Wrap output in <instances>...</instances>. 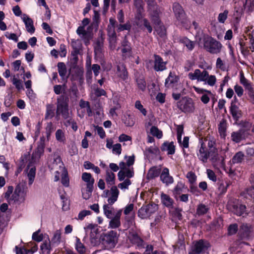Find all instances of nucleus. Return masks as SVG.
Instances as JSON below:
<instances>
[{
  "mask_svg": "<svg viewBox=\"0 0 254 254\" xmlns=\"http://www.w3.org/2000/svg\"><path fill=\"white\" fill-rule=\"evenodd\" d=\"M40 229L34 232L32 234V240L37 242H40L43 239V235L40 233Z\"/></svg>",
  "mask_w": 254,
  "mask_h": 254,
  "instance_id": "55",
  "label": "nucleus"
},
{
  "mask_svg": "<svg viewBox=\"0 0 254 254\" xmlns=\"http://www.w3.org/2000/svg\"><path fill=\"white\" fill-rule=\"evenodd\" d=\"M146 206L150 216L154 214L158 209V205L153 202L149 203L146 205Z\"/></svg>",
  "mask_w": 254,
  "mask_h": 254,
  "instance_id": "49",
  "label": "nucleus"
},
{
  "mask_svg": "<svg viewBox=\"0 0 254 254\" xmlns=\"http://www.w3.org/2000/svg\"><path fill=\"white\" fill-rule=\"evenodd\" d=\"M218 131L221 137L225 138L226 136V127L225 126L221 123L219 125Z\"/></svg>",
  "mask_w": 254,
  "mask_h": 254,
  "instance_id": "63",
  "label": "nucleus"
},
{
  "mask_svg": "<svg viewBox=\"0 0 254 254\" xmlns=\"http://www.w3.org/2000/svg\"><path fill=\"white\" fill-rule=\"evenodd\" d=\"M198 159L203 163H206L209 157L208 148L203 142H201L198 152H197Z\"/></svg>",
  "mask_w": 254,
  "mask_h": 254,
  "instance_id": "15",
  "label": "nucleus"
},
{
  "mask_svg": "<svg viewBox=\"0 0 254 254\" xmlns=\"http://www.w3.org/2000/svg\"><path fill=\"white\" fill-rule=\"evenodd\" d=\"M36 167L32 166L30 168L29 171L27 173V177L28 178V185L29 186L32 185L34 181L36 175Z\"/></svg>",
  "mask_w": 254,
  "mask_h": 254,
  "instance_id": "39",
  "label": "nucleus"
},
{
  "mask_svg": "<svg viewBox=\"0 0 254 254\" xmlns=\"http://www.w3.org/2000/svg\"><path fill=\"white\" fill-rule=\"evenodd\" d=\"M56 139L60 142H64L65 137L64 131L61 129H58L55 133Z\"/></svg>",
  "mask_w": 254,
  "mask_h": 254,
  "instance_id": "47",
  "label": "nucleus"
},
{
  "mask_svg": "<svg viewBox=\"0 0 254 254\" xmlns=\"http://www.w3.org/2000/svg\"><path fill=\"white\" fill-rule=\"evenodd\" d=\"M55 116L54 110L51 105H47L46 106V111L45 116V120L52 119Z\"/></svg>",
  "mask_w": 254,
  "mask_h": 254,
  "instance_id": "44",
  "label": "nucleus"
},
{
  "mask_svg": "<svg viewBox=\"0 0 254 254\" xmlns=\"http://www.w3.org/2000/svg\"><path fill=\"white\" fill-rule=\"evenodd\" d=\"M127 243L134 246L136 249L141 250L145 248L146 243L143 239L138 234V233L133 231H129L127 236Z\"/></svg>",
  "mask_w": 254,
  "mask_h": 254,
  "instance_id": "6",
  "label": "nucleus"
},
{
  "mask_svg": "<svg viewBox=\"0 0 254 254\" xmlns=\"http://www.w3.org/2000/svg\"><path fill=\"white\" fill-rule=\"evenodd\" d=\"M119 234L116 231L111 230L102 233L100 237V241L107 250L115 248L119 240Z\"/></svg>",
  "mask_w": 254,
  "mask_h": 254,
  "instance_id": "2",
  "label": "nucleus"
},
{
  "mask_svg": "<svg viewBox=\"0 0 254 254\" xmlns=\"http://www.w3.org/2000/svg\"><path fill=\"white\" fill-rule=\"evenodd\" d=\"M131 28V25L129 22H127L125 24H120L118 26L117 31L118 32L123 31L124 30L130 31Z\"/></svg>",
  "mask_w": 254,
  "mask_h": 254,
  "instance_id": "62",
  "label": "nucleus"
},
{
  "mask_svg": "<svg viewBox=\"0 0 254 254\" xmlns=\"http://www.w3.org/2000/svg\"><path fill=\"white\" fill-rule=\"evenodd\" d=\"M57 67L59 75L64 79L67 72V69L65 64L63 62H59L57 64Z\"/></svg>",
  "mask_w": 254,
  "mask_h": 254,
  "instance_id": "40",
  "label": "nucleus"
},
{
  "mask_svg": "<svg viewBox=\"0 0 254 254\" xmlns=\"http://www.w3.org/2000/svg\"><path fill=\"white\" fill-rule=\"evenodd\" d=\"M178 41L180 43L184 44L189 51H192L194 48V42L186 36L180 37Z\"/></svg>",
  "mask_w": 254,
  "mask_h": 254,
  "instance_id": "26",
  "label": "nucleus"
},
{
  "mask_svg": "<svg viewBox=\"0 0 254 254\" xmlns=\"http://www.w3.org/2000/svg\"><path fill=\"white\" fill-rule=\"evenodd\" d=\"M160 178L162 183L167 186L172 184L174 182V179L170 175L169 170L166 167L163 168Z\"/></svg>",
  "mask_w": 254,
  "mask_h": 254,
  "instance_id": "21",
  "label": "nucleus"
},
{
  "mask_svg": "<svg viewBox=\"0 0 254 254\" xmlns=\"http://www.w3.org/2000/svg\"><path fill=\"white\" fill-rule=\"evenodd\" d=\"M22 19L25 25L27 31L31 34L34 33L35 31V28L34 26L32 19L26 14H23Z\"/></svg>",
  "mask_w": 254,
  "mask_h": 254,
  "instance_id": "22",
  "label": "nucleus"
},
{
  "mask_svg": "<svg viewBox=\"0 0 254 254\" xmlns=\"http://www.w3.org/2000/svg\"><path fill=\"white\" fill-rule=\"evenodd\" d=\"M228 208L234 214L244 217L248 214L246 205L239 203H231L228 204Z\"/></svg>",
  "mask_w": 254,
  "mask_h": 254,
  "instance_id": "10",
  "label": "nucleus"
},
{
  "mask_svg": "<svg viewBox=\"0 0 254 254\" xmlns=\"http://www.w3.org/2000/svg\"><path fill=\"white\" fill-rule=\"evenodd\" d=\"M161 169L160 168H158L156 166H154L151 167L147 175V178L148 179H153L155 178H157L160 176L161 174Z\"/></svg>",
  "mask_w": 254,
  "mask_h": 254,
  "instance_id": "29",
  "label": "nucleus"
},
{
  "mask_svg": "<svg viewBox=\"0 0 254 254\" xmlns=\"http://www.w3.org/2000/svg\"><path fill=\"white\" fill-rule=\"evenodd\" d=\"M252 127V123L249 122H244L242 124V128H240V130H243L246 131L247 136L249 137V135H250V130L251 128Z\"/></svg>",
  "mask_w": 254,
  "mask_h": 254,
  "instance_id": "52",
  "label": "nucleus"
},
{
  "mask_svg": "<svg viewBox=\"0 0 254 254\" xmlns=\"http://www.w3.org/2000/svg\"><path fill=\"white\" fill-rule=\"evenodd\" d=\"M173 10L176 19V23L177 25L187 28L190 27V22L188 19L187 14L182 6L178 2H174L173 4Z\"/></svg>",
  "mask_w": 254,
  "mask_h": 254,
  "instance_id": "3",
  "label": "nucleus"
},
{
  "mask_svg": "<svg viewBox=\"0 0 254 254\" xmlns=\"http://www.w3.org/2000/svg\"><path fill=\"white\" fill-rule=\"evenodd\" d=\"M229 11L225 10L223 12L220 13L218 16V20L220 23H224L228 17Z\"/></svg>",
  "mask_w": 254,
  "mask_h": 254,
  "instance_id": "59",
  "label": "nucleus"
},
{
  "mask_svg": "<svg viewBox=\"0 0 254 254\" xmlns=\"http://www.w3.org/2000/svg\"><path fill=\"white\" fill-rule=\"evenodd\" d=\"M208 75V72L205 69L201 72L200 69H196L193 73H190L189 76L191 80L197 79L198 81L206 82Z\"/></svg>",
  "mask_w": 254,
  "mask_h": 254,
  "instance_id": "13",
  "label": "nucleus"
},
{
  "mask_svg": "<svg viewBox=\"0 0 254 254\" xmlns=\"http://www.w3.org/2000/svg\"><path fill=\"white\" fill-rule=\"evenodd\" d=\"M240 49L242 54L244 56H248L250 54V51L248 48L245 47V43L240 40L239 41Z\"/></svg>",
  "mask_w": 254,
  "mask_h": 254,
  "instance_id": "60",
  "label": "nucleus"
},
{
  "mask_svg": "<svg viewBox=\"0 0 254 254\" xmlns=\"http://www.w3.org/2000/svg\"><path fill=\"white\" fill-rule=\"evenodd\" d=\"M106 181L108 185H113L115 183V175L114 173L107 170L106 172Z\"/></svg>",
  "mask_w": 254,
  "mask_h": 254,
  "instance_id": "41",
  "label": "nucleus"
},
{
  "mask_svg": "<svg viewBox=\"0 0 254 254\" xmlns=\"http://www.w3.org/2000/svg\"><path fill=\"white\" fill-rule=\"evenodd\" d=\"M69 98L66 95H62L57 98L56 118L61 115L63 119L66 120L69 117Z\"/></svg>",
  "mask_w": 254,
  "mask_h": 254,
  "instance_id": "4",
  "label": "nucleus"
},
{
  "mask_svg": "<svg viewBox=\"0 0 254 254\" xmlns=\"http://www.w3.org/2000/svg\"><path fill=\"white\" fill-rule=\"evenodd\" d=\"M161 15L162 14H158L156 18L151 16L149 18L152 24L156 28V31L158 35L161 38H164L166 36L167 33L166 28L161 20Z\"/></svg>",
  "mask_w": 254,
  "mask_h": 254,
  "instance_id": "8",
  "label": "nucleus"
},
{
  "mask_svg": "<svg viewBox=\"0 0 254 254\" xmlns=\"http://www.w3.org/2000/svg\"><path fill=\"white\" fill-rule=\"evenodd\" d=\"M103 211L105 216L108 219H112L114 216V213L112 210L110 209V207L108 204H104L103 205Z\"/></svg>",
  "mask_w": 254,
  "mask_h": 254,
  "instance_id": "48",
  "label": "nucleus"
},
{
  "mask_svg": "<svg viewBox=\"0 0 254 254\" xmlns=\"http://www.w3.org/2000/svg\"><path fill=\"white\" fill-rule=\"evenodd\" d=\"M53 123L52 122L48 123L45 127V133L48 141H49L51 133L53 132Z\"/></svg>",
  "mask_w": 254,
  "mask_h": 254,
  "instance_id": "51",
  "label": "nucleus"
},
{
  "mask_svg": "<svg viewBox=\"0 0 254 254\" xmlns=\"http://www.w3.org/2000/svg\"><path fill=\"white\" fill-rule=\"evenodd\" d=\"M153 69L156 72L163 71L167 69V62H164L163 58L158 55H153Z\"/></svg>",
  "mask_w": 254,
  "mask_h": 254,
  "instance_id": "12",
  "label": "nucleus"
},
{
  "mask_svg": "<svg viewBox=\"0 0 254 254\" xmlns=\"http://www.w3.org/2000/svg\"><path fill=\"white\" fill-rule=\"evenodd\" d=\"M121 225L120 220L114 217L111 219L109 222V226L112 228H117Z\"/></svg>",
  "mask_w": 254,
  "mask_h": 254,
  "instance_id": "61",
  "label": "nucleus"
},
{
  "mask_svg": "<svg viewBox=\"0 0 254 254\" xmlns=\"http://www.w3.org/2000/svg\"><path fill=\"white\" fill-rule=\"evenodd\" d=\"M177 106L181 112L187 113H192L195 110L194 103L193 100L188 97H182L177 102Z\"/></svg>",
  "mask_w": 254,
  "mask_h": 254,
  "instance_id": "5",
  "label": "nucleus"
},
{
  "mask_svg": "<svg viewBox=\"0 0 254 254\" xmlns=\"http://www.w3.org/2000/svg\"><path fill=\"white\" fill-rule=\"evenodd\" d=\"M245 154L242 151H238L232 157V163L235 164H240L244 160Z\"/></svg>",
  "mask_w": 254,
  "mask_h": 254,
  "instance_id": "34",
  "label": "nucleus"
},
{
  "mask_svg": "<svg viewBox=\"0 0 254 254\" xmlns=\"http://www.w3.org/2000/svg\"><path fill=\"white\" fill-rule=\"evenodd\" d=\"M238 236L241 240L249 241L252 240L254 237L252 226L247 223L242 224L240 227Z\"/></svg>",
  "mask_w": 254,
  "mask_h": 254,
  "instance_id": "7",
  "label": "nucleus"
},
{
  "mask_svg": "<svg viewBox=\"0 0 254 254\" xmlns=\"http://www.w3.org/2000/svg\"><path fill=\"white\" fill-rule=\"evenodd\" d=\"M179 78L176 75L172 74L171 72H170L169 76L165 80V86H168L167 85L174 84L178 82Z\"/></svg>",
  "mask_w": 254,
  "mask_h": 254,
  "instance_id": "42",
  "label": "nucleus"
},
{
  "mask_svg": "<svg viewBox=\"0 0 254 254\" xmlns=\"http://www.w3.org/2000/svg\"><path fill=\"white\" fill-rule=\"evenodd\" d=\"M117 74L119 78L124 81L128 79V72L124 64H120L117 66Z\"/></svg>",
  "mask_w": 254,
  "mask_h": 254,
  "instance_id": "16",
  "label": "nucleus"
},
{
  "mask_svg": "<svg viewBox=\"0 0 254 254\" xmlns=\"http://www.w3.org/2000/svg\"><path fill=\"white\" fill-rule=\"evenodd\" d=\"M230 112L234 120L237 122L242 117V111L239 109V107L236 105L235 102L232 101L230 107Z\"/></svg>",
  "mask_w": 254,
  "mask_h": 254,
  "instance_id": "20",
  "label": "nucleus"
},
{
  "mask_svg": "<svg viewBox=\"0 0 254 254\" xmlns=\"http://www.w3.org/2000/svg\"><path fill=\"white\" fill-rule=\"evenodd\" d=\"M202 43L203 49L210 54H218L221 51L222 44L221 42L208 35L203 36Z\"/></svg>",
  "mask_w": 254,
  "mask_h": 254,
  "instance_id": "1",
  "label": "nucleus"
},
{
  "mask_svg": "<svg viewBox=\"0 0 254 254\" xmlns=\"http://www.w3.org/2000/svg\"><path fill=\"white\" fill-rule=\"evenodd\" d=\"M208 152L209 156L214 158L217 155V149L216 147V143L213 140H209L207 143Z\"/></svg>",
  "mask_w": 254,
  "mask_h": 254,
  "instance_id": "31",
  "label": "nucleus"
},
{
  "mask_svg": "<svg viewBox=\"0 0 254 254\" xmlns=\"http://www.w3.org/2000/svg\"><path fill=\"white\" fill-rule=\"evenodd\" d=\"M209 208L203 203H199L196 208V213L198 216H202L207 213Z\"/></svg>",
  "mask_w": 254,
  "mask_h": 254,
  "instance_id": "35",
  "label": "nucleus"
},
{
  "mask_svg": "<svg viewBox=\"0 0 254 254\" xmlns=\"http://www.w3.org/2000/svg\"><path fill=\"white\" fill-rule=\"evenodd\" d=\"M75 248L77 251L81 254H84L85 252L84 245L81 242L80 239L77 237L76 238Z\"/></svg>",
  "mask_w": 254,
  "mask_h": 254,
  "instance_id": "46",
  "label": "nucleus"
},
{
  "mask_svg": "<svg viewBox=\"0 0 254 254\" xmlns=\"http://www.w3.org/2000/svg\"><path fill=\"white\" fill-rule=\"evenodd\" d=\"M175 126L176 127L177 129V138L178 142L179 144H182V136L184 133V125H176L175 124Z\"/></svg>",
  "mask_w": 254,
  "mask_h": 254,
  "instance_id": "45",
  "label": "nucleus"
},
{
  "mask_svg": "<svg viewBox=\"0 0 254 254\" xmlns=\"http://www.w3.org/2000/svg\"><path fill=\"white\" fill-rule=\"evenodd\" d=\"M15 192L22 196H25L28 191V188L25 184H19L15 188Z\"/></svg>",
  "mask_w": 254,
  "mask_h": 254,
  "instance_id": "38",
  "label": "nucleus"
},
{
  "mask_svg": "<svg viewBox=\"0 0 254 254\" xmlns=\"http://www.w3.org/2000/svg\"><path fill=\"white\" fill-rule=\"evenodd\" d=\"M185 187V184L181 181L178 182L177 185L175 187L173 190V193L174 197L177 199L179 195H180L183 189Z\"/></svg>",
  "mask_w": 254,
  "mask_h": 254,
  "instance_id": "36",
  "label": "nucleus"
},
{
  "mask_svg": "<svg viewBox=\"0 0 254 254\" xmlns=\"http://www.w3.org/2000/svg\"><path fill=\"white\" fill-rule=\"evenodd\" d=\"M136 24L141 29H146L149 33H151L152 32L153 28L151 22L146 18H144L139 22H136Z\"/></svg>",
  "mask_w": 254,
  "mask_h": 254,
  "instance_id": "25",
  "label": "nucleus"
},
{
  "mask_svg": "<svg viewBox=\"0 0 254 254\" xmlns=\"http://www.w3.org/2000/svg\"><path fill=\"white\" fill-rule=\"evenodd\" d=\"M92 30L91 26H89L87 27L86 32L80 36L86 46H88L90 44V41L93 38Z\"/></svg>",
  "mask_w": 254,
  "mask_h": 254,
  "instance_id": "27",
  "label": "nucleus"
},
{
  "mask_svg": "<svg viewBox=\"0 0 254 254\" xmlns=\"http://www.w3.org/2000/svg\"><path fill=\"white\" fill-rule=\"evenodd\" d=\"M231 184V181L228 180L222 181L219 182L218 190L219 194H224L227 192L228 188Z\"/></svg>",
  "mask_w": 254,
  "mask_h": 254,
  "instance_id": "28",
  "label": "nucleus"
},
{
  "mask_svg": "<svg viewBox=\"0 0 254 254\" xmlns=\"http://www.w3.org/2000/svg\"><path fill=\"white\" fill-rule=\"evenodd\" d=\"M150 133L158 138H162L163 136L162 131L160 130L158 128L155 126H152L150 128Z\"/></svg>",
  "mask_w": 254,
  "mask_h": 254,
  "instance_id": "50",
  "label": "nucleus"
},
{
  "mask_svg": "<svg viewBox=\"0 0 254 254\" xmlns=\"http://www.w3.org/2000/svg\"><path fill=\"white\" fill-rule=\"evenodd\" d=\"M231 140L236 143H240L242 140L248 138L246 131L239 129L238 131H233L231 135Z\"/></svg>",
  "mask_w": 254,
  "mask_h": 254,
  "instance_id": "19",
  "label": "nucleus"
},
{
  "mask_svg": "<svg viewBox=\"0 0 254 254\" xmlns=\"http://www.w3.org/2000/svg\"><path fill=\"white\" fill-rule=\"evenodd\" d=\"M182 209L176 207L174 209L172 212V216L174 218L177 219L178 220H181L183 219V216L181 213Z\"/></svg>",
  "mask_w": 254,
  "mask_h": 254,
  "instance_id": "58",
  "label": "nucleus"
},
{
  "mask_svg": "<svg viewBox=\"0 0 254 254\" xmlns=\"http://www.w3.org/2000/svg\"><path fill=\"white\" fill-rule=\"evenodd\" d=\"M160 200L161 203L164 207L169 209H172L174 208L175 201L168 194L162 192L160 195Z\"/></svg>",
  "mask_w": 254,
  "mask_h": 254,
  "instance_id": "18",
  "label": "nucleus"
},
{
  "mask_svg": "<svg viewBox=\"0 0 254 254\" xmlns=\"http://www.w3.org/2000/svg\"><path fill=\"white\" fill-rule=\"evenodd\" d=\"M61 232L60 230H56L54 233L53 237L50 241L51 244L52 246H57L61 242Z\"/></svg>",
  "mask_w": 254,
  "mask_h": 254,
  "instance_id": "33",
  "label": "nucleus"
},
{
  "mask_svg": "<svg viewBox=\"0 0 254 254\" xmlns=\"http://www.w3.org/2000/svg\"><path fill=\"white\" fill-rule=\"evenodd\" d=\"M81 178L84 182L86 183L87 188L90 190H91V188H94L93 185L95 182V180L92 177L90 173L87 172L83 173Z\"/></svg>",
  "mask_w": 254,
  "mask_h": 254,
  "instance_id": "24",
  "label": "nucleus"
},
{
  "mask_svg": "<svg viewBox=\"0 0 254 254\" xmlns=\"http://www.w3.org/2000/svg\"><path fill=\"white\" fill-rule=\"evenodd\" d=\"M238 231V225L236 223L230 224L228 228L229 235H233L237 233Z\"/></svg>",
  "mask_w": 254,
  "mask_h": 254,
  "instance_id": "57",
  "label": "nucleus"
},
{
  "mask_svg": "<svg viewBox=\"0 0 254 254\" xmlns=\"http://www.w3.org/2000/svg\"><path fill=\"white\" fill-rule=\"evenodd\" d=\"M144 153L145 155H147V153L157 155L160 153V150L157 147L150 146L146 148Z\"/></svg>",
  "mask_w": 254,
  "mask_h": 254,
  "instance_id": "56",
  "label": "nucleus"
},
{
  "mask_svg": "<svg viewBox=\"0 0 254 254\" xmlns=\"http://www.w3.org/2000/svg\"><path fill=\"white\" fill-rule=\"evenodd\" d=\"M188 191H190L192 194L195 196H199L201 194V191L198 189L197 187L194 184H190V189Z\"/></svg>",
  "mask_w": 254,
  "mask_h": 254,
  "instance_id": "53",
  "label": "nucleus"
},
{
  "mask_svg": "<svg viewBox=\"0 0 254 254\" xmlns=\"http://www.w3.org/2000/svg\"><path fill=\"white\" fill-rule=\"evenodd\" d=\"M49 242L46 241L44 242L41 245V250L42 251V254H50L51 250V246L50 239H48Z\"/></svg>",
  "mask_w": 254,
  "mask_h": 254,
  "instance_id": "43",
  "label": "nucleus"
},
{
  "mask_svg": "<svg viewBox=\"0 0 254 254\" xmlns=\"http://www.w3.org/2000/svg\"><path fill=\"white\" fill-rule=\"evenodd\" d=\"M134 80L139 90L144 92L146 89V82L144 75L136 72L134 73Z\"/></svg>",
  "mask_w": 254,
  "mask_h": 254,
  "instance_id": "14",
  "label": "nucleus"
},
{
  "mask_svg": "<svg viewBox=\"0 0 254 254\" xmlns=\"http://www.w3.org/2000/svg\"><path fill=\"white\" fill-rule=\"evenodd\" d=\"M161 150L162 151H167L168 155H173L175 153V146L174 142H164L161 145Z\"/></svg>",
  "mask_w": 254,
  "mask_h": 254,
  "instance_id": "23",
  "label": "nucleus"
},
{
  "mask_svg": "<svg viewBox=\"0 0 254 254\" xmlns=\"http://www.w3.org/2000/svg\"><path fill=\"white\" fill-rule=\"evenodd\" d=\"M135 107L138 109L144 116H146L147 114L146 110L144 108L143 105L141 104V102L137 100L135 103Z\"/></svg>",
  "mask_w": 254,
  "mask_h": 254,
  "instance_id": "64",
  "label": "nucleus"
},
{
  "mask_svg": "<svg viewBox=\"0 0 254 254\" xmlns=\"http://www.w3.org/2000/svg\"><path fill=\"white\" fill-rule=\"evenodd\" d=\"M240 83L243 84L246 90H248V95L251 96L252 94L254 93V89L249 80L246 79L244 75H242L240 78Z\"/></svg>",
  "mask_w": 254,
  "mask_h": 254,
  "instance_id": "30",
  "label": "nucleus"
},
{
  "mask_svg": "<svg viewBox=\"0 0 254 254\" xmlns=\"http://www.w3.org/2000/svg\"><path fill=\"white\" fill-rule=\"evenodd\" d=\"M137 214L138 216L142 219L148 218L150 216L146 205H143L142 206L139 208Z\"/></svg>",
  "mask_w": 254,
  "mask_h": 254,
  "instance_id": "37",
  "label": "nucleus"
},
{
  "mask_svg": "<svg viewBox=\"0 0 254 254\" xmlns=\"http://www.w3.org/2000/svg\"><path fill=\"white\" fill-rule=\"evenodd\" d=\"M134 219V214L126 215L125 217V222L123 224V227L125 230L128 229L135 224Z\"/></svg>",
  "mask_w": 254,
  "mask_h": 254,
  "instance_id": "32",
  "label": "nucleus"
},
{
  "mask_svg": "<svg viewBox=\"0 0 254 254\" xmlns=\"http://www.w3.org/2000/svg\"><path fill=\"white\" fill-rule=\"evenodd\" d=\"M207 248L208 247L205 244L204 241L201 239L196 242L191 252H189V254H200Z\"/></svg>",
  "mask_w": 254,
  "mask_h": 254,
  "instance_id": "17",
  "label": "nucleus"
},
{
  "mask_svg": "<svg viewBox=\"0 0 254 254\" xmlns=\"http://www.w3.org/2000/svg\"><path fill=\"white\" fill-rule=\"evenodd\" d=\"M147 4V11L148 17H157L158 14H162V10L160 6L157 4L156 0H144Z\"/></svg>",
  "mask_w": 254,
  "mask_h": 254,
  "instance_id": "9",
  "label": "nucleus"
},
{
  "mask_svg": "<svg viewBox=\"0 0 254 254\" xmlns=\"http://www.w3.org/2000/svg\"><path fill=\"white\" fill-rule=\"evenodd\" d=\"M45 137L42 136L40 137L39 141L37 143V146L31 156L32 161H35L36 159H39L44 152L45 147Z\"/></svg>",
  "mask_w": 254,
  "mask_h": 254,
  "instance_id": "11",
  "label": "nucleus"
},
{
  "mask_svg": "<svg viewBox=\"0 0 254 254\" xmlns=\"http://www.w3.org/2000/svg\"><path fill=\"white\" fill-rule=\"evenodd\" d=\"M12 84L15 86V88L18 90H24L22 81L14 76L12 80Z\"/></svg>",
  "mask_w": 254,
  "mask_h": 254,
  "instance_id": "54",
  "label": "nucleus"
}]
</instances>
